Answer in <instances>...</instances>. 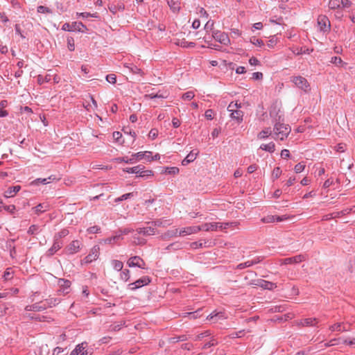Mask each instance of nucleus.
<instances>
[{"label":"nucleus","instance_id":"1","mask_svg":"<svg viewBox=\"0 0 355 355\" xmlns=\"http://www.w3.org/2000/svg\"><path fill=\"white\" fill-rule=\"evenodd\" d=\"M291 130V127L288 125L277 123L273 128L274 135H275V138L283 141L288 136Z\"/></svg>","mask_w":355,"mask_h":355},{"label":"nucleus","instance_id":"2","mask_svg":"<svg viewBox=\"0 0 355 355\" xmlns=\"http://www.w3.org/2000/svg\"><path fill=\"white\" fill-rule=\"evenodd\" d=\"M124 171L128 173H135L138 175V177L141 178H148L153 177L154 175V173L151 170H145L144 166L141 165H138L137 166H134L132 168H127L123 169Z\"/></svg>","mask_w":355,"mask_h":355},{"label":"nucleus","instance_id":"3","mask_svg":"<svg viewBox=\"0 0 355 355\" xmlns=\"http://www.w3.org/2000/svg\"><path fill=\"white\" fill-rule=\"evenodd\" d=\"M233 225H236V223H205L202 225H198V227L200 228V231H216L218 229H227L229 226H232Z\"/></svg>","mask_w":355,"mask_h":355},{"label":"nucleus","instance_id":"4","mask_svg":"<svg viewBox=\"0 0 355 355\" xmlns=\"http://www.w3.org/2000/svg\"><path fill=\"white\" fill-rule=\"evenodd\" d=\"M291 81L299 89L304 92H309L311 86L308 80L303 76H296L291 78Z\"/></svg>","mask_w":355,"mask_h":355},{"label":"nucleus","instance_id":"5","mask_svg":"<svg viewBox=\"0 0 355 355\" xmlns=\"http://www.w3.org/2000/svg\"><path fill=\"white\" fill-rule=\"evenodd\" d=\"M83 246V243L79 240L72 241L66 248H64V252L67 254H74L80 252Z\"/></svg>","mask_w":355,"mask_h":355},{"label":"nucleus","instance_id":"6","mask_svg":"<svg viewBox=\"0 0 355 355\" xmlns=\"http://www.w3.org/2000/svg\"><path fill=\"white\" fill-rule=\"evenodd\" d=\"M340 344H345L348 345H355V338H338L330 340L329 342L326 343L324 345L326 347H331L334 345H337Z\"/></svg>","mask_w":355,"mask_h":355},{"label":"nucleus","instance_id":"7","mask_svg":"<svg viewBox=\"0 0 355 355\" xmlns=\"http://www.w3.org/2000/svg\"><path fill=\"white\" fill-rule=\"evenodd\" d=\"M318 27L320 31L324 33L329 32L330 30V21L327 16L320 15L317 20Z\"/></svg>","mask_w":355,"mask_h":355},{"label":"nucleus","instance_id":"8","mask_svg":"<svg viewBox=\"0 0 355 355\" xmlns=\"http://www.w3.org/2000/svg\"><path fill=\"white\" fill-rule=\"evenodd\" d=\"M212 36L214 40L220 44L228 46L230 44V40L225 33L220 32L219 31H215L212 33Z\"/></svg>","mask_w":355,"mask_h":355},{"label":"nucleus","instance_id":"9","mask_svg":"<svg viewBox=\"0 0 355 355\" xmlns=\"http://www.w3.org/2000/svg\"><path fill=\"white\" fill-rule=\"evenodd\" d=\"M100 248L94 245L90 250L89 254L83 260V263H89L98 259L99 256Z\"/></svg>","mask_w":355,"mask_h":355},{"label":"nucleus","instance_id":"10","mask_svg":"<svg viewBox=\"0 0 355 355\" xmlns=\"http://www.w3.org/2000/svg\"><path fill=\"white\" fill-rule=\"evenodd\" d=\"M250 284L255 285L259 286L263 289L266 290H273L277 288V285L275 283L268 282L263 279H258L256 282H252Z\"/></svg>","mask_w":355,"mask_h":355},{"label":"nucleus","instance_id":"11","mask_svg":"<svg viewBox=\"0 0 355 355\" xmlns=\"http://www.w3.org/2000/svg\"><path fill=\"white\" fill-rule=\"evenodd\" d=\"M127 264L129 267L137 266L141 268H146V263L141 258L137 256L130 257L128 259Z\"/></svg>","mask_w":355,"mask_h":355},{"label":"nucleus","instance_id":"12","mask_svg":"<svg viewBox=\"0 0 355 355\" xmlns=\"http://www.w3.org/2000/svg\"><path fill=\"white\" fill-rule=\"evenodd\" d=\"M58 284L60 286L59 292L62 293L63 295L67 294L69 293L71 282L64 279H59L58 282Z\"/></svg>","mask_w":355,"mask_h":355},{"label":"nucleus","instance_id":"13","mask_svg":"<svg viewBox=\"0 0 355 355\" xmlns=\"http://www.w3.org/2000/svg\"><path fill=\"white\" fill-rule=\"evenodd\" d=\"M200 232V228L198 226H190L180 228V236H185L196 234Z\"/></svg>","mask_w":355,"mask_h":355},{"label":"nucleus","instance_id":"14","mask_svg":"<svg viewBox=\"0 0 355 355\" xmlns=\"http://www.w3.org/2000/svg\"><path fill=\"white\" fill-rule=\"evenodd\" d=\"M304 260V257L303 255H297L293 257L286 258L281 261V264H294L302 262Z\"/></svg>","mask_w":355,"mask_h":355},{"label":"nucleus","instance_id":"15","mask_svg":"<svg viewBox=\"0 0 355 355\" xmlns=\"http://www.w3.org/2000/svg\"><path fill=\"white\" fill-rule=\"evenodd\" d=\"M150 282V279L148 277H143L137 280L132 284H130L129 286H131L130 288L135 290L136 288H140L144 285H147Z\"/></svg>","mask_w":355,"mask_h":355},{"label":"nucleus","instance_id":"16","mask_svg":"<svg viewBox=\"0 0 355 355\" xmlns=\"http://www.w3.org/2000/svg\"><path fill=\"white\" fill-rule=\"evenodd\" d=\"M46 309V306L44 305V302H40L38 303H35L31 305H28L26 306L25 310L27 311H41Z\"/></svg>","mask_w":355,"mask_h":355},{"label":"nucleus","instance_id":"17","mask_svg":"<svg viewBox=\"0 0 355 355\" xmlns=\"http://www.w3.org/2000/svg\"><path fill=\"white\" fill-rule=\"evenodd\" d=\"M21 190V186L16 185L9 187L3 193V196L6 198L14 197Z\"/></svg>","mask_w":355,"mask_h":355},{"label":"nucleus","instance_id":"18","mask_svg":"<svg viewBox=\"0 0 355 355\" xmlns=\"http://www.w3.org/2000/svg\"><path fill=\"white\" fill-rule=\"evenodd\" d=\"M316 318H305L297 322L298 326L310 327L315 326L318 323Z\"/></svg>","mask_w":355,"mask_h":355},{"label":"nucleus","instance_id":"19","mask_svg":"<svg viewBox=\"0 0 355 355\" xmlns=\"http://www.w3.org/2000/svg\"><path fill=\"white\" fill-rule=\"evenodd\" d=\"M62 242L61 241H58L57 239H54L52 247L50 249H49L47 252L48 255H53L58 250H59L62 248Z\"/></svg>","mask_w":355,"mask_h":355},{"label":"nucleus","instance_id":"20","mask_svg":"<svg viewBox=\"0 0 355 355\" xmlns=\"http://www.w3.org/2000/svg\"><path fill=\"white\" fill-rule=\"evenodd\" d=\"M139 234H144L145 236L154 235L155 234V228L153 227H147L144 228H139L137 230Z\"/></svg>","mask_w":355,"mask_h":355},{"label":"nucleus","instance_id":"21","mask_svg":"<svg viewBox=\"0 0 355 355\" xmlns=\"http://www.w3.org/2000/svg\"><path fill=\"white\" fill-rule=\"evenodd\" d=\"M231 119L235 120L238 123L243 121V112L241 110H236L230 113Z\"/></svg>","mask_w":355,"mask_h":355},{"label":"nucleus","instance_id":"22","mask_svg":"<svg viewBox=\"0 0 355 355\" xmlns=\"http://www.w3.org/2000/svg\"><path fill=\"white\" fill-rule=\"evenodd\" d=\"M49 206L47 204L45 203H41L37 205L36 207L33 208V210L34 211L35 214H40L42 213L45 212L49 209Z\"/></svg>","mask_w":355,"mask_h":355},{"label":"nucleus","instance_id":"23","mask_svg":"<svg viewBox=\"0 0 355 355\" xmlns=\"http://www.w3.org/2000/svg\"><path fill=\"white\" fill-rule=\"evenodd\" d=\"M198 154V152H196V153L190 152L187 155V156L183 159V161L182 162V165L186 166L188 164H189L190 162H193L196 159Z\"/></svg>","mask_w":355,"mask_h":355},{"label":"nucleus","instance_id":"24","mask_svg":"<svg viewBox=\"0 0 355 355\" xmlns=\"http://www.w3.org/2000/svg\"><path fill=\"white\" fill-rule=\"evenodd\" d=\"M271 134H272V131H271L270 128H266L258 133L257 138L259 139H265L269 137V136H270Z\"/></svg>","mask_w":355,"mask_h":355},{"label":"nucleus","instance_id":"25","mask_svg":"<svg viewBox=\"0 0 355 355\" xmlns=\"http://www.w3.org/2000/svg\"><path fill=\"white\" fill-rule=\"evenodd\" d=\"M44 302V305L46 306V309L49 307H52L55 306L56 304L60 303V300L57 298H49L45 300Z\"/></svg>","mask_w":355,"mask_h":355},{"label":"nucleus","instance_id":"26","mask_svg":"<svg viewBox=\"0 0 355 355\" xmlns=\"http://www.w3.org/2000/svg\"><path fill=\"white\" fill-rule=\"evenodd\" d=\"M86 347L87 343H82L76 346V349L71 352V355H80Z\"/></svg>","mask_w":355,"mask_h":355},{"label":"nucleus","instance_id":"27","mask_svg":"<svg viewBox=\"0 0 355 355\" xmlns=\"http://www.w3.org/2000/svg\"><path fill=\"white\" fill-rule=\"evenodd\" d=\"M55 179V178L53 175H51L48 178H37L35 180H34L33 182H32L31 184H35V185H37L40 183L46 184L49 183L51 180H53Z\"/></svg>","mask_w":355,"mask_h":355},{"label":"nucleus","instance_id":"28","mask_svg":"<svg viewBox=\"0 0 355 355\" xmlns=\"http://www.w3.org/2000/svg\"><path fill=\"white\" fill-rule=\"evenodd\" d=\"M260 148L269 153H273L275 150V145L273 142H270L266 144H263L260 146Z\"/></svg>","mask_w":355,"mask_h":355},{"label":"nucleus","instance_id":"29","mask_svg":"<svg viewBox=\"0 0 355 355\" xmlns=\"http://www.w3.org/2000/svg\"><path fill=\"white\" fill-rule=\"evenodd\" d=\"M171 224V220L168 219H159L154 222L155 227H166Z\"/></svg>","mask_w":355,"mask_h":355},{"label":"nucleus","instance_id":"30","mask_svg":"<svg viewBox=\"0 0 355 355\" xmlns=\"http://www.w3.org/2000/svg\"><path fill=\"white\" fill-rule=\"evenodd\" d=\"M180 228H173L168 230L164 235L165 237L180 236Z\"/></svg>","mask_w":355,"mask_h":355},{"label":"nucleus","instance_id":"31","mask_svg":"<svg viewBox=\"0 0 355 355\" xmlns=\"http://www.w3.org/2000/svg\"><path fill=\"white\" fill-rule=\"evenodd\" d=\"M125 67H127L132 73L135 74H139L140 76H143L144 75V72L138 68L137 66L132 65L131 67H129L128 64H124Z\"/></svg>","mask_w":355,"mask_h":355},{"label":"nucleus","instance_id":"32","mask_svg":"<svg viewBox=\"0 0 355 355\" xmlns=\"http://www.w3.org/2000/svg\"><path fill=\"white\" fill-rule=\"evenodd\" d=\"M146 154H152V153L150 151L139 152L133 154L132 157H133L136 162L137 161H140L142 159H144V157L146 155Z\"/></svg>","mask_w":355,"mask_h":355},{"label":"nucleus","instance_id":"33","mask_svg":"<svg viewBox=\"0 0 355 355\" xmlns=\"http://www.w3.org/2000/svg\"><path fill=\"white\" fill-rule=\"evenodd\" d=\"M331 62L337 67H343L346 65V63H345L340 58L336 56L331 58Z\"/></svg>","mask_w":355,"mask_h":355},{"label":"nucleus","instance_id":"34","mask_svg":"<svg viewBox=\"0 0 355 355\" xmlns=\"http://www.w3.org/2000/svg\"><path fill=\"white\" fill-rule=\"evenodd\" d=\"M13 277H14V271L12 268H7L3 275V278L4 281L10 280L13 278Z\"/></svg>","mask_w":355,"mask_h":355},{"label":"nucleus","instance_id":"35","mask_svg":"<svg viewBox=\"0 0 355 355\" xmlns=\"http://www.w3.org/2000/svg\"><path fill=\"white\" fill-rule=\"evenodd\" d=\"M73 29L80 32H85L87 30V27L81 22H74L72 24Z\"/></svg>","mask_w":355,"mask_h":355},{"label":"nucleus","instance_id":"36","mask_svg":"<svg viewBox=\"0 0 355 355\" xmlns=\"http://www.w3.org/2000/svg\"><path fill=\"white\" fill-rule=\"evenodd\" d=\"M241 104L237 103V102H232L229 104L227 107V110L229 112L232 113L234 111L239 110V108H241Z\"/></svg>","mask_w":355,"mask_h":355},{"label":"nucleus","instance_id":"37","mask_svg":"<svg viewBox=\"0 0 355 355\" xmlns=\"http://www.w3.org/2000/svg\"><path fill=\"white\" fill-rule=\"evenodd\" d=\"M329 329L332 331H345V327L343 326V323H336L333 325H331L330 327H329Z\"/></svg>","mask_w":355,"mask_h":355},{"label":"nucleus","instance_id":"38","mask_svg":"<svg viewBox=\"0 0 355 355\" xmlns=\"http://www.w3.org/2000/svg\"><path fill=\"white\" fill-rule=\"evenodd\" d=\"M257 261H247L244 263H239L236 268L238 269H243V268H248V267H250L252 266V265L257 263Z\"/></svg>","mask_w":355,"mask_h":355},{"label":"nucleus","instance_id":"39","mask_svg":"<svg viewBox=\"0 0 355 355\" xmlns=\"http://www.w3.org/2000/svg\"><path fill=\"white\" fill-rule=\"evenodd\" d=\"M281 174L282 170L280 169V168L275 167L272 172L271 178L273 180H277L280 177Z\"/></svg>","mask_w":355,"mask_h":355},{"label":"nucleus","instance_id":"40","mask_svg":"<svg viewBox=\"0 0 355 355\" xmlns=\"http://www.w3.org/2000/svg\"><path fill=\"white\" fill-rule=\"evenodd\" d=\"M216 317H218L220 319H223L225 318L224 315H223V313L222 312H216V311H214L212 312L211 314H209L207 317V320H213L214 318H216Z\"/></svg>","mask_w":355,"mask_h":355},{"label":"nucleus","instance_id":"41","mask_svg":"<svg viewBox=\"0 0 355 355\" xmlns=\"http://www.w3.org/2000/svg\"><path fill=\"white\" fill-rule=\"evenodd\" d=\"M112 264L114 268L117 271H121L123 269V264L121 261L113 260Z\"/></svg>","mask_w":355,"mask_h":355},{"label":"nucleus","instance_id":"42","mask_svg":"<svg viewBox=\"0 0 355 355\" xmlns=\"http://www.w3.org/2000/svg\"><path fill=\"white\" fill-rule=\"evenodd\" d=\"M137 234H139L137 233L134 236L132 243L135 245H144L146 243V240L144 239L139 238L137 236Z\"/></svg>","mask_w":355,"mask_h":355},{"label":"nucleus","instance_id":"43","mask_svg":"<svg viewBox=\"0 0 355 355\" xmlns=\"http://www.w3.org/2000/svg\"><path fill=\"white\" fill-rule=\"evenodd\" d=\"M159 158L160 156L158 153H156L154 156H152L151 154H146V155L144 157V159L148 162L159 159Z\"/></svg>","mask_w":355,"mask_h":355},{"label":"nucleus","instance_id":"44","mask_svg":"<svg viewBox=\"0 0 355 355\" xmlns=\"http://www.w3.org/2000/svg\"><path fill=\"white\" fill-rule=\"evenodd\" d=\"M329 6L331 9H336L340 6V0H329Z\"/></svg>","mask_w":355,"mask_h":355},{"label":"nucleus","instance_id":"45","mask_svg":"<svg viewBox=\"0 0 355 355\" xmlns=\"http://www.w3.org/2000/svg\"><path fill=\"white\" fill-rule=\"evenodd\" d=\"M68 234L69 231L67 230H62L55 235L54 239H57L58 241H61L60 239L62 237H65L67 235H68Z\"/></svg>","mask_w":355,"mask_h":355},{"label":"nucleus","instance_id":"46","mask_svg":"<svg viewBox=\"0 0 355 355\" xmlns=\"http://www.w3.org/2000/svg\"><path fill=\"white\" fill-rule=\"evenodd\" d=\"M115 160L119 163L125 162L128 164H133L135 162V160L133 158V157H131V158H130V159H125V157H118V158H116Z\"/></svg>","mask_w":355,"mask_h":355},{"label":"nucleus","instance_id":"47","mask_svg":"<svg viewBox=\"0 0 355 355\" xmlns=\"http://www.w3.org/2000/svg\"><path fill=\"white\" fill-rule=\"evenodd\" d=\"M195 96V94L193 93V92L192 91H189V92H187L186 93H184L182 98V99L185 100V101H190L191 99H193Z\"/></svg>","mask_w":355,"mask_h":355},{"label":"nucleus","instance_id":"48","mask_svg":"<svg viewBox=\"0 0 355 355\" xmlns=\"http://www.w3.org/2000/svg\"><path fill=\"white\" fill-rule=\"evenodd\" d=\"M113 139L120 144H123V140L121 141V138L122 137V134L120 132H114L112 134Z\"/></svg>","mask_w":355,"mask_h":355},{"label":"nucleus","instance_id":"49","mask_svg":"<svg viewBox=\"0 0 355 355\" xmlns=\"http://www.w3.org/2000/svg\"><path fill=\"white\" fill-rule=\"evenodd\" d=\"M305 168V164L302 162H300L295 166L294 170L295 173H302Z\"/></svg>","mask_w":355,"mask_h":355},{"label":"nucleus","instance_id":"50","mask_svg":"<svg viewBox=\"0 0 355 355\" xmlns=\"http://www.w3.org/2000/svg\"><path fill=\"white\" fill-rule=\"evenodd\" d=\"M120 236H114L113 237H110V238H108V239H106L105 241H104V243L105 244H112V243H115L117 242V241L120 239Z\"/></svg>","mask_w":355,"mask_h":355},{"label":"nucleus","instance_id":"51","mask_svg":"<svg viewBox=\"0 0 355 355\" xmlns=\"http://www.w3.org/2000/svg\"><path fill=\"white\" fill-rule=\"evenodd\" d=\"M132 196H134V193H125V194L122 195L121 197H119L118 198H116L114 202H119V201L127 200V199H128V198H130V197H132Z\"/></svg>","mask_w":355,"mask_h":355},{"label":"nucleus","instance_id":"52","mask_svg":"<svg viewBox=\"0 0 355 355\" xmlns=\"http://www.w3.org/2000/svg\"><path fill=\"white\" fill-rule=\"evenodd\" d=\"M121 279L125 282H127L130 278V271L129 270H123L121 273Z\"/></svg>","mask_w":355,"mask_h":355},{"label":"nucleus","instance_id":"53","mask_svg":"<svg viewBox=\"0 0 355 355\" xmlns=\"http://www.w3.org/2000/svg\"><path fill=\"white\" fill-rule=\"evenodd\" d=\"M67 47L69 51H73L75 49L74 40L73 37L67 38Z\"/></svg>","mask_w":355,"mask_h":355},{"label":"nucleus","instance_id":"54","mask_svg":"<svg viewBox=\"0 0 355 355\" xmlns=\"http://www.w3.org/2000/svg\"><path fill=\"white\" fill-rule=\"evenodd\" d=\"M205 244V242L196 241V242L191 243L190 244V246L192 249H198V248H202Z\"/></svg>","mask_w":355,"mask_h":355},{"label":"nucleus","instance_id":"55","mask_svg":"<svg viewBox=\"0 0 355 355\" xmlns=\"http://www.w3.org/2000/svg\"><path fill=\"white\" fill-rule=\"evenodd\" d=\"M165 172L168 174L176 175L179 173V168L177 167H167Z\"/></svg>","mask_w":355,"mask_h":355},{"label":"nucleus","instance_id":"56","mask_svg":"<svg viewBox=\"0 0 355 355\" xmlns=\"http://www.w3.org/2000/svg\"><path fill=\"white\" fill-rule=\"evenodd\" d=\"M263 223H274L276 220V216H268L261 219Z\"/></svg>","mask_w":355,"mask_h":355},{"label":"nucleus","instance_id":"57","mask_svg":"<svg viewBox=\"0 0 355 355\" xmlns=\"http://www.w3.org/2000/svg\"><path fill=\"white\" fill-rule=\"evenodd\" d=\"M3 209L7 211L10 214H14L16 210V207L14 205H3Z\"/></svg>","mask_w":355,"mask_h":355},{"label":"nucleus","instance_id":"58","mask_svg":"<svg viewBox=\"0 0 355 355\" xmlns=\"http://www.w3.org/2000/svg\"><path fill=\"white\" fill-rule=\"evenodd\" d=\"M250 42L256 46H262L263 45V42L260 39L256 38L255 37L251 38Z\"/></svg>","mask_w":355,"mask_h":355},{"label":"nucleus","instance_id":"59","mask_svg":"<svg viewBox=\"0 0 355 355\" xmlns=\"http://www.w3.org/2000/svg\"><path fill=\"white\" fill-rule=\"evenodd\" d=\"M37 12L39 13H51V10L49 8L43 6L37 7Z\"/></svg>","mask_w":355,"mask_h":355},{"label":"nucleus","instance_id":"60","mask_svg":"<svg viewBox=\"0 0 355 355\" xmlns=\"http://www.w3.org/2000/svg\"><path fill=\"white\" fill-rule=\"evenodd\" d=\"M89 98H90L91 101H92V103L93 105V107H92L91 105L88 104L87 105H86V109L87 110H89L91 108L92 109H96L97 107V103L96 101L94 100V98H93L92 96H89Z\"/></svg>","mask_w":355,"mask_h":355},{"label":"nucleus","instance_id":"61","mask_svg":"<svg viewBox=\"0 0 355 355\" xmlns=\"http://www.w3.org/2000/svg\"><path fill=\"white\" fill-rule=\"evenodd\" d=\"M106 80L112 84L116 83V78L114 74H109L106 76Z\"/></svg>","mask_w":355,"mask_h":355},{"label":"nucleus","instance_id":"62","mask_svg":"<svg viewBox=\"0 0 355 355\" xmlns=\"http://www.w3.org/2000/svg\"><path fill=\"white\" fill-rule=\"evenodd\" d=\"M218 344V342L216 341V339L214 338H212L209 342L207 343L206 344H205L203 348L204 349H207L211 346H214Z\"/></svg>","mask_w":355,"mask_h":355},{"label":"nucleus","instance_id":"63","mask_svg":"<svg viewBox=\"0 0 355 355\" xmlns=\"http://www.w3.org/2000/svg\"><path fill=\"white\" fill-rule=\"evenodd\" d=\"M158 135V130L155 128L152 129L148 134V137L152 139H155Z\"/></svg>","mask_w":355,"mask_h":355},{"label":"nucleus","instance_id":"64","mask_svg":"<svg viewBox=\"0 0 355 355\" xmlns=\"http://www.w3.org/2000/svg\"><path fill=\"white\" fill-rule=\"evenodd\" d=\"M277 43V40L275 37H271L268 42V46L270 48L274 47Z\"/></svg>","mask_w":355,"mask_h":355}]
</instances>
